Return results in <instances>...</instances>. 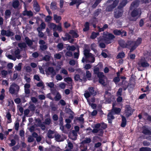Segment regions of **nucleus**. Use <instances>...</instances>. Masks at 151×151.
Returning a JSON list of instances; mask_svg holds the SVG:
<instances>
[{
  "label": "nucleus",
  "mask_w": 151,
  "mask_h": 151,
  "mask_svg": "<svg viewBox=\"0 0 151 151\" xmlns=\"http://www.w3.org/2000/svg\"><path fill=\"white\" fill-rule=\"evenodd\" d=\"M111 111L109 113L108 115V122L109 123H111V120L113 119H114V117Z\"/></svg>",
  "instance_id": "23"
},
{
  "label": "nucleus",
  "mask_w": 151,
  "mask_h": 151,
  "mask_svg": "<svg viewBox=\"0 0 151 151\" xmlns=\"http://www.w3.org/2000/svg\"><path fill=\"white\" fill-rule=\"evenodd\" d=\"M47 136L49 138H53L55 136L54 132L50 130H49L48 131Z\"/></svg>",
  "instance_id": "21"
},
{
  "label": "nucleus",
  "mask_w": 151,
  "mask_h": 151,
  "mask_svg": "<svg viewBox=\"0 0 151 151\" xmlns=\"http://www.w3.org/2000/svg\"><path fill=\"white\" fill-rule=\"evenodd\" d=\"M58 31L59 32H61L62 31V29L61 26V24H60L58 26H57L56 30Z\"/></svg>",
  "instance_id": "53"
},
{
  "label": "nucleus",
  "mask_w": 151,
  "mask_h": 151,
  "mask_svg": "<svg viewBox=\"0 0 151 151\" xmlns=\"http://www.w3.org/2000/svg\"><path fill=\"white\" fill-rule=\"evenodd\" d=\"M50 56L49 55H46L43 58V60L46 61H49L50 58Z\"/></svg>",
  "instance_id": "56"
},
{
  "label": "nucleus",
  "mask_w": 151,
  "mask_h": 151,
  "mask_svg": "<svg viewBox=\"0 0 151 151\" xmlns=\"http://www.w3.org/2000/svg\"><path fill=\"white\" fill-rule=\"evenodd\" d=\"M40 49L42 50H44L46 49L47 46L46 45H42L40 46Z\"/></svg>",
  "instance_id": "62"
},
{
  "label": "nucleus",
  "mask_w": 151,
  "mask_h": 151,
  "mask_svg": "<svg viewBox=\"0 0 151 151\" xmlns=\"http://www.w3.org/2000/svg\"><path fill=\"white\" fill-rule=\"evenodd\" d=\"M54 57L55 59H59L61 58V55L60 54L57 53L55 54L54 55Z\"/></svg>",
  "instance_id": "58"
},
{
  "label": "nucleus",
  "mask_w": 151,
  "mask_h": 151,
  "mask_svg": "<svg viewBox=\"0 0 151 151\" xmlns=\"http://www.w3.org/2000/svg\"><path fill=\"white\" fill-rule=\"evenodd\" d=\"M46 73L47 75L50 76L52 77H53L56 74L55 70L52 67L48 68L47 70L46 71Z\"/></svg>",
  "instance_id": "8"
},
{
  "label": "nucleus",
  "mask_w": 151,
  "mask_h": 151,
  "mask_svg": "<svg viewBox=\"0 0 151 151\" xmlns=\"http://www.w3.org/2000/svg\"><path fill=\"white\" fill-rule=\"evenodd\" d=\"M68 146L69 147L68 149H66L64 151H71V150L72 149L73 147V145L72 144L68 141Z\"/></svg>",
  "instance_id": "30"
},
{
  "label": "nucleus",
  "mask_w": 151,
  "mask_h": 151,
  "mask_svg": "<svg viewBox=\"0 0 151 151\" xmlns=\"http://www.w3.org/2000/svg\"><path fill=\"white\" fill-rule=\"evenodd\" d=\"M126 121L125 117L122 116V122L121 124V126L122 127H124L126 125Z\"/></svg>",
  "instance_id": "31"
},
{
  "label": "nucleus",
  "mask_w": 151,
  "mask_h": 151,
  "mask_svg": "<svg viewBox=\"0 0 151 151\" xmlns=\"http://www.w3.org/2000/svg\"><path fill=\"white\" fill-rule=\"evenodd\" d=\"M91 141V139L89 138H86L81 142L82 144L90 143Z\"/></svg>",
  "instance_id": "32"
},
{
  "label": "nucleus",
  "mask_w": 151,
  "mask_h": 151,
  "mask_svg": "<svg viewBox=\"0 0 151 151\" xmlns=\"http://www.w3.org/2000/svg\"><path fill=\"white\" fill-rule=\"evenodd\" d=\"M141 13V9H136L133 10V21H136L140 17Z\"/></svg>",
  "instance_id": "6"
},
{
  "label": "nucleus",
  "mask_w": 151,
  "mask_h": 151,
  "mask_svg": "<svg viewBox=\"0 0 151 151\" xmlns=\"http://www.w3.org/2000/svg\"><path fill=\"white\" fill-rule=\"evenodd\" d=\"M86 76L87 78H89L91 76V74L88 70H87L86 72Z\"/></svg>",
  "instance_id": "55"
},
{
  "label": "nucleus",
  "mask_w": 151,
  "mask_h": 151,
  "mask_svg": "<svg viewBox=\"0 0 151 151\" xmlns=\"http://www.w3.org/2000/svg\"><path fill=\"white\" fill-rule=\"evenodd\" d=\"M19 122H16L15 123V129L17 130H18L19 129Z\"/></svg>",
  "instance_id": "61"
},
{
  "label": "nucleus",
  "mask_w": 151,
  "mask_h": 151,
  "mask_svg": "<svg viewBox=\"0 0 151 151\" xmlns=\"http://www.w3.org/2000/svg\"><path fill=\"white\" fill-rule=\"evenodd\" d=\"M99 78V83L102 85H104L105 83V81L106 80V77L104 76L103 74V76H98Z\"/></svg>",
  "instance_id": "18"
},
{
  "label": "nucleus",
  "mask_w": 151,
  "mask_h": 151,
  "mask_svg": "<svg viewBox=\"0 0 151 151\" xmlns=\"http://www.w3.org/2000/svg\"><path fill=\"white\" fill-rule=\"evenodd\" d=\"M116 105L115 103H113L112 104L113 108L112 109L111 112L113 114H118L120 111L121 109L119 108L115 107Z\"/></svg>",
  "instance_id": "14"
},
{
  "label": "nucleus",
  "mask_w": 151,
  "mask_h": 151,
  "mask_svg": "<svg viewBox=\"0 0 151 151\" xmlns=\"http://www.w3.org/2000/svg\"><path fill=\"white\" fill-rule=\"evenodd\" d=\"M7 72L4 70H2L1 72L2 76L4 78L6 77V75L7 74Z\"/></svg>",
  "instance_id": "51"
},
{
  "label": "nucleus",
  "mask_w": 151,
  "mask_h": 151,
  "mask_svg": "<svg viewBox=\"0 0 151 151\" xmlns=\"http://www.w3.org/2000/svg\"><path fill=\"white\" fill-rule=\"evenodd\" d=\"M96 91L94 90L93 88L89 87L86 91H85L84 96L85 98L87 99L88 102V98H89L91 95L95 96L96 95Z\"/></svg>",
  "instance_id": "5"
},
{
  "label": "nucleus",
  "mask_w": 151,
  "mask_h": 151,
  "mask_svg": "<svg viewBox=\"0 0 151 151\" xmlns=\"http://www.w3.org/2000/svg\"><path fill=\"white\" fill-rule=\"evenodd\" d=\"M11 116L10 113L9 112H7L6 114V117L8 119L7 121L8 123H10L12 122Z\"/></svg>",
  "instance_id": "29"
},
{
  "label": "nucleus",
  "mask_w": 151,
  "mask_h": 151,
  "mask_svg": "<svg viewBox=\"0 0 151 151\" xmlns=\"http://www.w3.org/2000/svg\"><path fill=\"white\" fill-rule=\"evenodd\" d=\"M85 27L83 30L84 31H86L89 29V24L88 22H86L85 25Z\"/></svg>",
  "instance_id": "46"
},
{
  "label": "nucleus",
  "mask_w": 151,
  "mask_h": 151,
  "mask_svg": "<svg viewBox=\"0 0 151 151\" xmlns=\"http://www.w3.org/2000/svg\"><path fill=\"white\" fill-rule=\"evenodd\" d=\"M101 0H96V2L93 5V8H95L96 7Z\"/></svg>",
  "instance_id": "59"
},
{
  "label": "nucleus",
  "mask_w": 151,
  "mask_h": 151,
  "mask_svg": "<svg viewBox=\"0 0 151 151\" xmlns=\"http://www.w3.org/2000/svg\"><path fill=\"white\" fill-rule=\"evenodd\" d=\"M103 37V39L101 40L99 39V46L101 48H105V45L104 43L102 42L108 44L111 43V40L115 37L114 36L113 34L108 33H104Z\"/></svg>",
  "instance_id": "1"
},
{
  "label": "nucleus",
  "mask_w": 151,
  "mask_h": 151,
  "mask_svg": "<svg viewBox=\"0 0 151 151\" xmlns=\"http://www.w3.org/2000/svg\"><path fill=\"white\" fill-rule=\"evenodd\" d=\"M113 33L114 35H121V31L120 30L115 29L114 30Z\"/></svg>",
  "instance_id": "49"
},
{
  "label": "nucleus",
  "mask_w": 151,
  "mask_h": 151,
  "mask_svg": "<svg viewBox=\"0 0 151 151\" xmlns=\"http://www.w3.org/2000/svg\"><path fill=\"white\" fill-rule=\"evenodd\" d=\"M48 26L50 28L53 29V31H56L57 25L53 23H49Z\"/></svg>",
  "instance_id": "22"
},
{
  "label": "nucleus",
  "mask_w": 151,
  "mask_h": 151,
  "mask_svg": "<svg viewBox=\"0 0 151 151\" xmlns=\"http://www.w3.org/2000/svg\"><path fill=\"white\" fill-rule=\"evenodd\" d=\"M11 52L12 54L15 56L18 59L20 58L21 56L20 55V50L19 49H17L14 51L12 50H11Z\"/></svg>",
  "instance_id": "13"
},
{
  "label": "nucleus",
  "mask_w": 151,
  "mask_h": 151,
  "mask_svg": "<svg viewBox=\"0 0 151 151\" xmlns=\"http://www.w3.org/2000/svg\"><path fill=\"white\" fill-rule=\"evenodd\" d=\"M6 56L9 59H12L14 61H15L16 60V58L15 57L9 54L7 52L6 53Z\"/></svg>",
  "instance_id": "36"
},
{
  "label": "nucleus",
  "mask_w": 151,
  "mask_h": 151,
  "mask_svg": "<svg viewBox=\"0 0 151 151\" xmlns=\"http://www.w3.org/2000/svg\"><path fill=\"white\" fill-rule=\"evenodd\" d=\"M139 151H151V148L147 147H143L139 149Z\"/></svg>",
  "instance_id": "35"
},
{
  "label": "nucleus",
  "mask_w": 151,
  "mask_h": 151,
  "mask_svg": "<svg viewBox=\"0 0 151 151\" xmlns=\"http://www.w3.org/2000/svg\"><path fill=\"white\" fill-rule=\"evenodd\" d=\"M14 33L12 32L9 31L7 30L6 32V36L7 37L12 36L14 35Z\"/></svg>",
  "instance_id": "50"
},
{
  "label": "nucleus",
  "mask_w": 151,
  "mask_h": 151,
  "mask_svg": "<svg viewBox=\"0 0 151 151\" xmlns=\"http://www.w3.org/2000/svg\"><path fill=\"white\" fill-rule=\"evenodd\" d=\"M59 87L62 89H64L65 87V84L64 83H61L59 84Z\"/></svg>",
  "instance_id": "60"
},
{
  "label": "nucleus",
  "mask_w": 151,
  "mask_h": 151,
  "mask_svg": "<svg viewBox=\"0 0 151 151\" xmlns=\"http://www.w3.org/2000/svg\"><path fill=\"white\" fill-rule=\"evenodd\" d=\"M61 17L58 16L56 14L54 15V19L55 21V22L57 23H58L61 20Z\"/></svg>",
  "instance_id": "26"
},
{
  "label": "nucleus",
  "mask_w": 151,
  "mask_h": 151,
  "mask_svg": "<svg viewBox=\"0 0 151 151\" xmlns=\"http://www.w3.org/2000/svg\"><path fill=\"white\" fill-rule=\"evenodd\" d=\"M60 73L64 75H67L68 74L67 71L64 68H62L60 71Z\"/></svg>",
  "instance_id": "54"
},
{
  "label": "nucleus",
  "mask_w": 151,
  "mask_h": 151,
  "mask_svg": "<svg viewBox=\"0 0 151 151\" xmlns=\"http://www.w3.org/2000/svg\"><path fill=\"white\" fill-rule=\"evenodd\" d=\"M61 98V96L58 92H57L54 98L55 100L58 101Z\"/></svg>",
  "instance_id": "41"
},
{
  "label": "nucleus",
  "mask_w": 151,
  "mask_h": 151,
  "mask_svg": "<svg viewBox=\"0 0 151 151\" xmlns=\"http://www.w3.org/2000/svg\"><path fill=\"white\" fill-rule=\"evenodd\" d=\"M33 5L34 9L36 11L38 12L40 10V8L36 1H34Z\"/></svg>",
  "instance_id": "24"
},
{
  "label": "nucleus",
  "mask_w": 151,
  "mask_h": 151,
  "mask_svg": "<svg viewBox=\"0 0 151 151\" xmlns=\"http://www.w3.org/2000/svg\"><path fill=\"white\" fill-rule=\"evenodd\" d=\"M99 132H100V134H99V135H101V134L103 133L102 130L101 129V130H99V129L96 128L92 130V132L94 133H98Z\"/></svg>",
  "instance_id": "39"
},
{
  "label": "nucleus",
  "mask_w": 151,
  "mask_h": 151,
  "mask_svg": "<svg viewBox=\"0 0 151 151\" xmlns=\"http://www.w3.org/2000/svg\"><path fill=\"white\" fill-rule=\"evenodd\" d=\"M22 63H19L18 65H16L15 67V69L17 71L21 70L22 68Z\"/></svg>",
  "instance_id": "43"
},
{
  "label": "nucleus",
  "mask_w": 151,
  "mask_h": 151,
  "mask_svg": "<svg viewBox=\"0 0 151 151\" xmlns=\"http://www.w3.org/2000/svg\"><path fill=\"white\" fill-rule=\"evenodd\" d=\"M77 63V62L76 61L73 60H71L69 61V64L71 65H74Z\"/></svg>",
  "instance_id": "63"
},
{
  "label": "nucleus",
  "mask_w": 151,
  "mask_h": 151,
  "mask_svg": "<svg viewBox=\"0 0 151 151\" xmlns=\"http://www.w3.org/2000/svg\"><path fill=\"white\" fill-rule=\"evenodd\" d=\"M19 89V87L17 84L13 83L9 88V92L12 94H13L16 92H17Z\"/></svg>",
  "instance_id": "7"
},
{
  "label": "nucleus",
  "mask_w": 151,
  "mask_h": 151,
  "mask_svg": "<svg viewBox=\"0 0 151 151\" xmlns=\"http://www.w3.org/2000/svg\"><path fill=\"white\" fill-rule=\"evenodd\" d=\"M19 2L17 0L14 1L13 2L12 6L14 8H17L19 6Z\"/></svg>",
  "instance_id": "28"
},
{
  "label": "nucleus",
  "mask_w": 151,
  "mask_h": 151,
  "mask_svg": "<svg viewBox=\"0 0 151 151\" xmlns=\"http://www.w3.org/2000/svg\"><path fill=\"white\" fill-rule=\"evenodd\" d=\"M46 84L50 88L53 87L54 86V84L53 82L47 83Z\"/></svg>",
  "instance_id": "57"
},
{
  "label": "nucleus",
  "mask_w": 151,
  "mask_h": 151,
  "mask_svg": "<svg viewBox=\"0 0 151 151\" xmlns=\"http://www.w3.org/2000/svg\"><path fill=\"white\" fill-rule=\"evenodd\" d=\"M119 1V0H108L107 1L108 6L106 8V10L109 12L112 11L117 5Z\"/></svg>",
  "instance_id": "4"
},
{
  "label": "nucleus",
  "mask_w": 151,
  "mask_h": 151,
  "mask_svg": "<svg viewBox=\"0 0 151 151\" xmlns=\"http://www.w3.org/2000/svg\"><path fill=\"white\" fill-rule=\"evenodd\" d=\"M25 40L27 45L29 46H31L32 44V41L29 39L28 37H26L25 38Z\"/></svg>",
  "instance_id": "40"
},
{
  "label": "nucleus",
  "mask_w": 151,
  "mask_h": 151,
  "mask_svg": "<svg viewBox=\"0 0 151 151\" xmlns=\"http://www.w3.org/2000/svg\"><path fill=\"white\" fill-rule=\"evenodd\" d=\"M84 54L85 57V59L83 58L82 61L84 63L85 61L86 62L93 63L95 61V58L93 55L89 53V50L87 49H85L84 51Z\"/></svg>",
  "instance_id": "2"
},
{
  "label": "nucleus",
  "mask_w": 151,
  "mask_h": 151,
  "mask_svg": "<svg viewBox=\"0 0 151 151\" xmlns=\"http://www.w3.org/2000/svg\"><path fill=\"white\" fill-rule=\"evenodd\" d=\"M142 133L145 135H151V131L146 127H144Z\"/></svg>",
  "instance_id": "20"
},
{
  "label": "nucleus",
  "mask_w": 151,
  "mask_h": 151,
  "mask_svg": "<svg viewBox=\"0 0 151 151\" xmlns=\"http://www.w3.org/2000/svg\"><path fill=\"white\" fill-rule=\"evenodd\" d=\"M11 14V12L10 10H6L5 12V17L6 18H9L10 17Z\"/></svg>",
  "instance_id": "37"
},
{
  "label": "nucleus",
  "mask_w": 151,
  "mask_h": 151,
  "mask_svg": "<svg viewBox=\"0 0 151 151\" xmlns=\"http://www.w3.org/2000/svg\"><path fill=\"white\" fill-rule=\"evenodd\" d=\"M94 74H97L98 76H103V74L102 73L99 72V68L98 67L95 68L93 70Z\"/></svg>",
  "instance_id": "17"
},
{
  "label": "nucleus",
  "mask_w": 151,
  "mask_h": 151,
  "mask_svg": "<svg viewBox=\"0 0 151 151\" xmlns=\"http://www.w3.org/2000/svg\"><path fill=\"white\" fill-rule=\"evenodd\" d=\"M35 106L34 104H30L29 107V109L32 111H35Z\"/></svg>",
  "instance_id": "47"
},
{
  "label": "nucleus",
  "mask_w": 151,
  "mask_h": 151,
  "mask_svg": "<svg viewBox=\"0 0 151 151\" xmlns=\"http://www.w3.org/2000/svg\"><path fill=\"white\" fill-rule=\"evenodd\" d=\"M119 43L121 46L122 47H127L130 49V52L129 53L128 58L132 59V54L131 53V51L132 49V41H128L126 43H124V42L123 40L120 41Z\"/></svg>",
  "instance_id": "3"
},
{
  "label": "nucleus",
  "mask_w": 151,
  "mask_h": 151,
  "mask_svg": "<svg viewBox=\"0 0 151 151\" xmlns=\"http://www.w3.org/2000/svg\"><path fill=\"white\" fill-rule=\"evenodd\" d=\"M125 54L123 52L119 53L116 56V58H122L124 57Z\"/></svg>",
  "instance_id": "42"
},
{
  "label": "nucleus",
  "mask_w": 151,
  "mask_h": 151,
  "mask_svg": "<svg viewBox=\"0 0 151 151\" xmlns=\"http://www.w3.org/2000/svg\"><path fill=\"white\" fill-rule=\"evenodd\" d=\"M141 66L143 67H146L149 66V64L146 61H143L141 62Z\"/></svg>",
  "instance_id": "34"
},
{
  "label": "nucleus",
  "mask_w": 151,
  "mask_h": 151,
  "mask_svg": "<svg viewBox=\"0 0 151 151\" xmlns=\"http://www.w3.org/2000/svg\"><path fill=\"white\" fill-rule=\"evenodd\" d=\"M56 3L55 2H53L51 3L50 8L53 10H55L56 9L57 7L56 6Z\"/></svg>",
  "instance_id": "44"
},
{
  "label": "nucleus",
  "mask_w": 151,
  "mask_h": 151,
  "mask_svg": "<svg viewBox=\"0 0 151 151\" xmlns=\"http://www.w3.org/2000/svg\"><path fill=\"white\" fill-rule=\"evenodd\" d=\"M56 79L57 80L61 81L63 79V78L60 75L58 74L56 76Z\"/></svg>",
  "instance_id": "64"
},
{
  "label": "nucleus",
  "mask_w": 151,
  "mask_h": 151,
  "mask_svg": "<svg viewBox=\"0 0 151 151\" xmlns=\"http://www.w3.org/2000/svg\"><path fill=\"white\" fill-rule=\"evenodd\" d=\"M63 44L62 43H59L57 45V47L59 50H62L63 48Z\"/></svg>",
  "instance_id": "52"
},
{
  "label": "nucleus",
  "mask_w": 151,
  "mask_h": 151,
  "mask_svg": "<svg viewBox=\"0 0 151 151\" xmlns=\"http://www.w3.org/2000/svg\"><path fill=\"white\" fill-rule=\"evenodd\" d=\"M123 11L122 9H120L119 8H118V9L115 10L114 12V17L117 18L121 17L123 14Z\"/></svg>",
  "instance_id": "10"
},
{
  "label": "nucleus",
  "mask_w": 151,
  "mask_h": 151,
  "mask_svg": "<svg viewBox=\"0 0 151 151\" xmlns=\"http://www.w3.org/2000/svg\"><path fill=\"white\" fill-rule=\"evenodd\" d=\"M25 10L23 12L24 15H27L29 17H30L32 16L33 13L31 11H28L26 9V7L25 6Z\"/></svg>",
  "instance_id": "19"
},
{
  "label": "nucleus",
  "mask_w": 151,
  "mask_h": 151,
  "mask_svg": "<svg viewBox=\"0 0 151 151\" xmlns=\"http://www.w3.org/2000/svg\"><path fill=\"white\" fill-rule=\"evenodd\" d=\"M127 3V0H122L120 3L119 6L118 7V8L123 7L126 5Z\"/></svg>",
  "instance_id": "25"
},
{
  "label": "nucleus",
  "mask_w": 151,
  "mask_h": 151,
  "mask_svg": "<svg viewBox=\"0 0 151 151\" xmlns=\"http://www.w3.org/2000/svg\"><path fill=\"white\" fill-rule=\"evenodd\" d=\"M120 86H122L124 90H126L127 87H128V89L129 90L130 87H131V86H129L128 83L124 80L122 81V84Z\"/></svg>",
  "instance_id": "16"
},
{
  "label": "nucleus",
  "mask_w": 151,
  "mask_h": 151,
  "mask_svg": "<svg viewBox=\"0 0 151 151\" xmlns=\"http://www.w3.org/2000/svg\"><path fill=\"white\" fill-rule=\"evenodd\" d=\"M131 108L128 105L126 106L124 115L128 117L131 114Z\"/></svg>",
  "instance_id": "12"
},
{
  "label": "nucleus",
  "mask_w": 151,
  "mask_h": 151,
  "mask_svg": "<svg viewBox=\"0 0 151 151\" xmlns=\"http://www.w3.org/2000/svg\"><path fill=\"white\" fill-rule=\"evenodd\" d=\"M55 138L56 140L58 142L63 141L65 139L63 135H61L58 134H56L55 135Z\"/></svg>",
  "instance_id": "15"
},
{
  "label": "nucleus",
  "mask_w": 151,
  "mask_h": 151,
  "mask_svg": "<svg viewBox=\"0 0 151 151\" xmlns=\"http://www.w3.org/2000/svg\"><path fill=\"white\" fill-rule=\"evenodd\" d=\"M99 34V33L93 32L91 36V38L93 39H95L97 37Z\"/></svg>",
  "instance_id": "48"
},
{
  "label": "nucleus",
  "mask_w": 151,
  "mask_h": 151,
  "mask_svg": "<svg viewBox=\"0 0 151 151\" xmlns=\"http://www.w3.org/2000/svg\"><path fill=\"white\" fill-rule=\"evenodd\" d=\"M45 26L46 25L45 23L44 22H42L40 25V27L37 28V30H39V31H40V30H42V29L45 28Z\"/></svg>",
  "instance_id": "27"
},
{
  "label": "nucleus",
  "mask_w": 151,
  "mask_h": 151,
  "mask_svg": "<svg viewBox=\"0 0 151 151\" xmlns=\"http://www.w3.org/2000/svg\"><path fill=\"white\" fill-rule=\"evenodd\" d=\"M84 2V0H71V2L69 3L70 6L76 4L78 7L80 4Z\"/></svg>",
  "instance_id": "11"
},
{
  "label": "nucleus",
  "mask_w": 151,
  "mask_h": 151,
  "mask_svg": "<svg viewBox=\"0 0 151 151\" xmlns=\"http://www.w3.org/2000/svg\"><path fill=\"white\" fill-rule=\"evenodd\" d=\"M64 81L69 84H71L72 83V79L70 77H67L64 78Z\"/></svg>",
  "instance_id": "38"
},
{
  "label": "nucleus",
  "mask_w": 151,
  "mask_h": 151,
  "mask_svg": "<svg viewBox=\"0 0 151 151\" xmlns=\"http://www.w3.org/2000/svg\"><path fill=\"white\" fill-rule=\"evenodd\" d=\"M69 33L73 36V37L76 38L78 36L77 33L73 30H71L70 32Z\"/></svg>",
  "instance_id": "33"
},
{
  "label": "nucleus",
  "mask_w": 151,
  "mask_h": 151,
  "mask_svg": "<svg viewBox=\"0 0 151 151\" xmlns=\"http://www.w3.org/2000/svg\"><path fill=\"white\" fill-rule=\"evenodd\" d=\"M142 39L139 37L135 41H133V51L142 42Z\"/></svg>",
  "instance_id": "9"
},
{
  "label": "nucleus",
  "mask_w": 151,
  "mask_h": 151,
  "mask_svg": "<svg viewBox=\"0 0 151 151\" xmlns=\"http://www.w3.org/2000/svg\"><path fill=\"white\" fill-rule=\"evenodd\" d=\"M18 45L19 47H20L21 49H22L25 48L26 46V44L24 42L19 43Z\"/></svg>",
  "instance_id": "45"
}]
</instances>
